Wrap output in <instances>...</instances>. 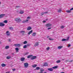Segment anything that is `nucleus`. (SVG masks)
Listing matches in <instances>:
<instances>
[{
	"label": "nucleus",
	"mask_w": 73,
	"mask_h": 73,
	"mask_svg": "<svg viewBox=\"0 0 73 73\" xmlns=\"http://www.w3.org/2000/svg\"><path fill=\"white\" fill-rule=\"evenodd\" d=\"M60 73H65L64 72H62Z\"/></svg>",
	"instance_id": "obj_53"
},
{
	"label": "nucleus",
	"mask_w": 73,
	"mask_h": 73,
	"mask_svg": "<svg viewBox=\"0 0 73 73\" xmlns=\"http://www.w3.org/2000/svg\"><path fill=\"white\" fill-rule=\"evenodd\" d=\"M43 23H46V21H43Z\"/></svg>",
	"instance_id": "obj_49"
},
{
	"label": "nucleus",
	"mask_w": 73,
	"mask_h": 73,
	"mask_svg": "<svg viewBox=\"0 0 73 73\" xmlns=\"http://www.w3.org/2000/svg\"><path fill=\"white\" fill-rule=\"evenodd\" d=\"M64 28V27L63 26H61L60 27V28H61L62 29H63V28Z\"/></svg>",
	"instance_id": "obj_36"
},
{
	"label": "nucleus",
	"mask_w": 73,
	"mask_h": 73,
	"mask_svg": "<svg viewBox=\"0 0 73 73\" xmlns=\"http://www.w3.org/2000/svg\"><path fill=\"white\" fill-rule=\"evenodd\" d=\"M44 71V70L43 69V68H41L40 69V72H43Z\"/></svg>",
	"instance_id": "obj_24"
},
{
	"label": "nucleus",
	"mask_w": 73,
	"mask_h": 73,
	"mask_svg": "<svg viewBox=\"0 0 73 73\" xmlns=\"http://www.w3.org/2000/svg\"><path fill=\"white\" fill-rule=\"evenodd\" d=\"M37 66V65L36 64H33L32 66V67L33 68H35V67H36Z\"/></svg>",
	"instance_id": "obj_23"
},
{
	"label": "nucleus",
	"mask_w": 73,
	"mask_h": 73,
	"mask_svg": "<svg viewBox=\"0 0 73 73\" xmlns=\"http://www.w3.org/2000/svg\"><path fill=\"white\" fill-rule=\"evenodd\" d=\"M73 60H70L69 61V62H73Z\"/></svg>",
	"instance_id": "obj_48"
},
{
	"label": "nucleus",
	"mask_w": 73,
	"mask_h": 73,
	"mask_svg": "<svg viewBox=\"0 0 73 73\" xmlns=\"http://www.w3.org/2000/svg\"><path fill=\"white\" fill-rule=\"evenodd\" d=\"M72 10H73V7L70 9V11H72Z\"/></svg>",
	"instance_id": "obj_47"
},
{
	"label": "nucleus",
	"mask_w": 73,
	"mask_h": 73,
	"mask_svg": "<svg viewBox=\"0 0 73 73\" xmlns=\"http://www.w3.org/2000/svg\"><path fill=\"white\" fill-rule=\"evenodd\" d=\"M70 46H71V45H70V44H68V48L70 47Z\"/></svg>",
	"instance_id": "obj_39"
},
{
	"label": "nucleus",
	"mask_w": 73,
	"mask_h": 73,
	"mask_svg": "<svg viewBox=\"0 0 73 73\" xmlns=\"http://www.w3.org/2000/svg\"><path fill=\"white\" fill-rule=\"evenodd\" d=\"M14 46H15L16 47H20V46H21V44H15L14 45Z\"/></svg>",
	"instance_id": "obj_6"
},
{
	"label": "nucleus",
	"mask_w": 73,
	"mask_h": 73,
	"mask_svg": "<svg viewBox=\"0 0 73 73\" xmlns=\"http://www.w3.org/2000/svg\"><path fill=\"white\" fill-rule=\"evenodd\" d=\"M49 40H53L54 39L53 38H49Z\"/></svg>",
	"instance_id": "obj_34"
},
{
	"label": "nucleus",
	"mask_w": 73,
	"mask_h": 73,
	"mask_svg": "<svg viewBox=\"0 0 73 73\" xmlns=\"http://www.w3.org/2000/svg\"><path fill=\"white\" fill-rule=\"evenodd\" d=\"M5 16V14H2L0 15V19H1V18H3Z\"/></svg>",
	"instance_id": "obj_8"
},
{
	"label": "nucleus",
	"mask_w": 73,
	"mask_h": 73,
	"mask_svg": "<svg viewBox=\"0 0 73 73\" xmlns=\"http://www.w3.org/2000/svg\"><path fill=\"white\" fill-rule=\"evenodd\" d=\"M37 57L36 56H32L31 58V60H35L36 59V58Z\"/></svg>",
	"instance_id": "obj_5"
},
{
	"label": "nucleus",
	"mask_w": 73,
	"mask_h": 73,
	"mask_svg": "<svg viewBox=\"0 0 73 73\" xmlns=\"http://www.w3.org/2000/svg\"><path fill=\"white\" fill-rule=\"evenodd\" d=\"M60 62H61V61H60V60H57L56 62L57 63H60Z\"/></svg>",
	"instance_id": "obj_29"
},
{
	"label": "nucleus",
	"mask_w": 73,
	"mask_h": 73,
	"mask_svg": "<svg viewBox=\"0 0 73 73\" xmlns=\"http://www.w3.org/2000/svg\"><path fill=\"white\" fill-rule=\"evenodd\" d=\"M49 36H48L47 37V38H49Z\"/></svg>",
	"instance_id": "obj_52"
},
{
	"label": "nucleus",
	"mask_w": 73,
	"mask_h": 73,
	"mask_svg": "<svg viewBox=\"0 0 73 73\" xmlns=\"http://www.w3.org/2000/svg\"><path fill=\"white\" fill-rule=\"evenodd\" d=\"M17 52H18V51H17Z\"/></svg>",
	"instance_id": "obj_61"
},
{
	"label": "nucleus",
	"mask_w": 73,
	"mask_h": 73,
	"mask_svg": "<svg viewBox=\"0 0 73 73\" xmlns=\"http://www.w3.org/2000/svg\"><path fill=\"white\" fill-rule=\"evenodd\" d=\"M1 41H0V44H1Z\"/></svg>",
	"instance_id": "obj_56"
},
{
	"label": "nucleus",
	"mask_w": 73,
	"mask_h": 73,
	"mask_svg": "<svg viewBox=\"0 0 73 73\" xmlns=\"http://www.w3.org/2000/svg\"><path fill=\"white\" fill-rule=\"evenodd\" d=\"M32 32H33V30H31V31H30L28 33V35H30V34H31L32 33Z\"/></svg>",
	"instance_id": "obj_13"
},
{
	"label": "nucleus",
	"mask_w": 73,
	"mask_h": 73,
	"mask_svg": "<svg viewBox=\"0 0 73 73\" xmlns=\"http://www.w3.org/2000/svg\"><path fill=\"white\" fill-rule=\"evenodd\" d=\"M62 48V46H59L58 47V48L60 49Z\"/></svg>",
	"instance_id": "obj_32"
},
{
	"label": "nucleus",
	"mask_w": 73,
	"mask_h": 73,
	"mask_svg": "<svg viewBox=\"0 0 73 73\" xmlns=\"http://www.w3.org/2000/svg\"><path fill=\"white\" fill-rule=\"evenodd\" d=\"M1 66L2 67H4L6 66V64H1Z\"/></svg>",
	"instance_id": "obj_17"
},
{
	"label": "nucleus",
	"mask_w": 73,
	"mask_h": 73,
	"mask_svg": "<svg viewBox=\"0 0 73 73\" xmlns=\"http://www.w3.org/2000/svg\"><path fill=\"white\" fill-rule=\"evenodd\" d=\"M9 29H13V28L12 27H9Z\"/></svg>",
	"instance_id": "obj_37"
},
{
	"label": "nucleus",
	"mask_w": 73,
	"mask_h": 73,
	"mask_svg": "<svg viewBox=\"0 0 73 73\" xmlns=\"http://www.w3.org/2000/svg\"><path fill=\"white\" fill-rule=\"evenodd\" d=\"M29 65V64H28V63H24V66L25 68H27L28 67V66Z\"/></svg>",
	"instance_id": "obj_2"
},
{
	"label": "nucleus",
	"mask_w": 73,
	"mask_h": 73,
	"mask_svg": "<svg viewBox=\"0 0 73 73\" xmlns=\"http://www.w3.org/2000/svg\"><path fill=\"white\" fill-rule=\"evenodd\" d=\"M25 32L24 31H20V33L23 35H24Z\"/></svg>",
	"instance_id": "obj_14"
},
{
	"label": "nucleus",
	"mask_w": 73,
	"mask_h": 73,
	"mask_svg": "<svg viewBox=\"0 0 73 73\" xmlns=\"http://www.w3.org/2000/svg\"><path fill=\"white\" fill-rule=\"evenodd\" d=\"M4 25H5V24L0 23V27H4Z\"/></svg>",
	"instance_id": "obj_9"
},
{
	"label": "nucleus",
	"mask_w": 73,
	"mask_h": 73,
	"mask_svg": "<svg viewBox=\"0 0 73 73\" xmlns=\"http://www.w3.org/2000/svg\"><path fill=\"white\" fill-rule=\"evenodd\" d=\"M43 72H39L38 73H43Z\"/></svg>",
	"instance_id": "obj_54"
},
{
	"label": "nucleus",
	"mask_w": 73,
	"mask_h": 73,
	"mask_svg": "<svg viewBox=\"0 0 73 73\" xmlns=\"http://www.w3.org/2000/svg\"><path fill=\"white\" fill-rule=\"evenodd\" d=\"M22 23H26V22H25V21H22Z\"/></svg>",
	"instance_id": "obj_43"
},
{
	"label": "nucleus",
	"mask_w": 73,
	"mask_h": 73,
	"mask_svg": "<svg viewBox=\"0 0 73 73\" xmlns=\"http://www.w3.org/2000/svg\"><path fill=\"white\" fill-rule=\"evenodd\" d=\"M29 53V52H27V53H25V54H28Z\"/></svg>",
	"instance_id": "obj_50"
},
{
	"label": "nucleus",
	"mask_w": 73,
	"mask_h": 73,
	"mask_svg": "<svg viewBox=\"0 0 73 73\" xmlns=\"http://www.w3.org/2000/svg\"><path fill=\"white\" fill-rule=\"evenodd\" d=\"M9 33V31H6V34L7 36H9V35H10V34L9 33Z\"/></svg>",
	"instance_id": "obj_12"
},
{
	"label": "nucleus",
	"mask_w": 73,
	"mask_h": 73,
	"mask_svg": "<svg viewBox=\"0 0 73 73\" xmlns=\"http://www.w3.org/2000/svg\"><path fill=\"white\" fill-rule=\"evenodd\" d=\"M9 46H7L5 47V48L6 49H8V48H9Z\"/></svg>",
	"instance_id": "obj_31"
},
{
	"label": "nucleus",
	"mask_w": 73,
	"mask_h": 73,
	"mask_svg": "<svg viewBox=\"0 0 73 73\" xmlns=\"http://www.w3.org/2000/svg\"><path fill=\"white\" fill-rule=\"evenodd\" d=\"M64 69V68H62V69Z\"/></svg>",
	"instance_id": "obj_60"
},
{
	"label": "nucleus",
	"mask_w": 73,
	"mask_h": 73,
	"mask_svg": "<svg viewBox=\"0 0 73 73\" xmlns=\"http://www.w3.org/2000/svg\"><path fill=\"white\" fill-rule=\"evenodd\" d=\"M20 7L19 6H16V8H20Z\"/></svg>",
	"instance_id": "obj_46"
},
{
	"label": "nucleus",
	"mask_w": 73,
	"mask_h": 73,
	"mask_svg": "<svg viewBox=\"0 0 73 73\" xmlns=\"http://www.w3.org/2000/svg\"><path fill=\"white\" fill-rule=\"evenodd\" d=\"M62 60H63V61H64V60H64V59H62Z\"/></svg>",
	"instance_id": "obj_55"
},
{
	"label": "nucleus",
	"mask_w": 73,
	"mask_h": 73,
	"mask_svg": "<svg viewBox=\"0 0 73 73\" xmlns=\"http://www.w3.org/2000/svg\"><path fill=\"white\" fill-rule=\"evenodd\" d=\"M12 54H13V55L14 54V53H12Z\"/></svg>",
	"instance_id": "obj_57"
},
{
	"label": "nucleus",
	"mask_w": 73,
	"mask_h": 73,
	"mask_svg": "<svg viewBox=\"0 0 73 73\" xmlns=\"http://www.w3.org/2000/svg\"><path fill=\"white\" fill-rule=\"evenodd\" d=\"M28 21H29L28 20H25V21L26 23H27V22H28Z\"/></svg>",
	"instance_id": "obj_44"
},
{
	"label": "nucleus",
	"mask_w": 73,
	"mask_h": 73,
	"mask_svg": "<svg viewBox=\"0 0 73 73\" xmlns=\"http://www.w3.org/2000/svg\"><path fill=\"white\" fill-rule=\"evenodd\" d=\"M32 56H33V55H30L28 56L27 57L28 58H31V57H32Z\"/></svg>",
	"instance_id": "obj_15"
},
{
	"label": "nucleus",
	"mask_w": 73,
	"mask_h": 73,
	"mask_svg": "<svg viewBox=\"0 0 73 73\" xmlns=\"http://www.w3.org/2000/svg\"><path fill=\"white\" fill-rule=\"evenodd\" d=\"M48 66V63H44L43 65L44 66Z\"/></svg>",
	"instance_id": "obj_22"
},
{
	"label": "nucleus",
	"mask_w": 73,
	"mask_h": 73,
	"mask_svg": "<svg viewBox=\"0 0 73 73\" xmlns=\"http://www.w3.org/2000/svg\"><path fill=\"white\" fill-rule=\"evenodd\" d=\"M48 70H49V71H53V69L52 68H48Z\"/></svg>",
	"instance_id": "obj_16"
},
{
	"label": "nucleus",
	"mask_w": 73,
	"mask_h": 73,
	"mask_svg": "<svg viewBox=\"0 0 73 73\" xmlns=\"http://www.w3.org/2000/svg\"><path fill=\"white\" fill-rule=\"evenodd\" d=\"M1 4V2H0V5Z\"/></svg>",
	"instance_id": "obj_59"
},
{
	"label": "nucleus",
	"mask_w": 73,
	"mask_h": 73,
	"mask_svg": "<svg viewBox=\"0 0 73 73\" xmlns=\"http://www.w3.org/2000/svg\"><path fill=\"white\" fill-rule=\"evenodd\" d=\"M50 49V48L49 47H48L47 48H46V49L47 50H49V49Z\"/></svg>",
	"instance_id": "obj_38"
},
{
	"label": "nucleus",
	"mask_w": 73,
	"mask_h": 73,
	"mask_svg": "<svg viewBox=\"0 0 73 73\" xmlns=\"http://www.w3.org/2000/svg\"><path fill=\"white\" fill-rule=\"evenodd\" d=\"M21 61H24L25 60V58L23 57L21 58Z\"/></svg>",
	"instance_id": "obj_11"
},
{
	"label": "nucleus",
	"mask_w": 73,
	"mask_h": 73,
	"mask_svg": "<svg viewBox=\"0 0 73 73\" xmlns=\"http://www.w3.org/2000/svg\"><path fill=\"white\" fill-rule=\"evenodd\" d=\"M36 33H33L32 35V36H36Z\"/></svg>",
	"instance_id": "obj_19"
},
{
	"label": "nucleus",
	"mask_w": 73,
	"mask_h": 73,
	"mask_svg": "<svg viewBox=\"0 0 73 73\" xmlns=\"http://www.w3.org/2000/svg\"><path fill=\"white\" fill-rule=\"evenodd\" d=\"M39 45V42H36L34 44V46H37Z\"/></svg>",
	"instance_id": "obj_7"
},
{
	"label": "nucleus",
	"mask_w": 73,
	"mask_h": 73,
	"mask_svg": "<svg viewBox=\"0 0 73 73\" xmlns=\"http://www.w3.org/2000/svg\"><path fill=\"white\" fill-rule=\"evenodd\" d=\"M15 49L16 50V51H19V48H15Z\"/></svg>",
	"instance_id": "obj_30"
},
{
	"label": "nucleus",
	"mask_w": 73,
	"mask_h": 73,
	"mask_svg": "<svg viewBox=\"0 0 73 73\" xmlns=\"http://www.w3.org/2000/svg\"><path fill=\"white\" fill-rule=\"evenodd\" d=\"M15 21H17V22H20L21 21V20L20 19V18L18 17L15 18Z\"/></svg>",
	"instance_id": "obj_1"
},
{
	"label": "nucleus",
	"mask_w": 73,
	"mask_h": 73,
	"mask_svg": "<svg viewBox=\"0 0 73 73\" xmlns=\"http://www.w3.org/2000/svg\"><path fill=\"white\" fill-rule=\"evenodd\" d=\"M57 66H55L54 67H53L52 68H53V69H57Z\"/></svg>",
	"instance_id": "obj_27"
},
{
	"label": "nucleus",
	"mask_w": 73,
	"mask_h": 73,
	"mask_svg": "<svg viewBox=\"0 0 73 73\" xmlns=\"http://www.w3.org/2000/svg\"><path fill=\"white\" fill-rule=\"evenodd\" d=\"M27 45H24L23 46V48H27Z\"/></svg>",
	"instance_id": "obj_35"
},
{
	"label": "nucleus",
	"mask_w": 73,
	"mask_h": 73,
	"mask_svg": "<svg viewBox=\"0 0 73 73\" xmlns=\"http://www.w3.org/2000/svg\"><path fill=\"white\" fill-rule=\"evenodd\" d=\"M11 58V56H8L6 57L7 59H10Z\"/></svg>",
	"instance_id": "obj_21"
},
{
	"label": "nucleus",
	"mask_w": 73,
	"mask_h": 73,
	"mask_svg": "<svg viewBox=\"0 0 73 73\" xmlns=\"http://www.w3.org/2000/svg\"><path fill=\"white\" fill-rule=\"evenodd\" d=\"M31 29H32V28H31V27L29 26L27 27V31H29L30 30H31Z\"/></svg>",
	"instance_id": "obj_10"
},
{
	"label": "nucleus",
	"mask_w": 73,
	"mask_h": 73,
	"mask_svg": "<svg viewBox=\"0 0 73 73\" xmlns=\"http://www.w3.org/2000/svg\"><path fill=\"white\" fill-rule=\"evenodd\" d=\"M66 12L67 13H70L71 12V11H70V10H66Z\"/></svg>",
	"instance_id": "obj_18"
},
{
	"label": "nucleus",
	"mask_w": 73,
	"mask_h": 73,
	"mask_svg": "<svg viewBox=\"0 0 73 73\" xmlns=\"http://www.w3.org/2000/svg\"><path fill=\"white\" fill-rule=\"evenodd\" d=\"M30 19V17H27V20H29Z\"/></svg>",
	"instance_id": "obj_42"
},
{
	"label": "nucleus",
	"mask_w": 73,
	"mask_h": 73,
	"mask_svg": "<svg viewBox=\"0 0 73 73\" xmlns=\"http://www.w3.org/2000/svg\"><path fill=\"white\" fill-rule=\"evenodd\" d=\"M40 69V67H36L35 69V70H39Z\"/></svg>",
	"instance_id": "obj_25"
},
{
	"label": "nucleus",
	"mask_w": 73,
	"mask_h": 73,
	"mask_svg": "<svg viewBox=\"0 0 73 73\" xmlns=\"http://www.w3.org/2000/svg\"><path fill=\"white\" fill-rule=\"evenodd\" d=\"M46 28H49L52 26V24L50 23H48L46 25Z\"/></svg>",
	"instance_id": "obj_3"
},
{
	"label": "nucleus",
	"mask_w": 73,
	"mask_h": 73,
	"mask_svg": "<svg viewBox=\"0 0 73 73\" xmlns=\"http://www.w3.org/2000/svg\"><path fill=\"white\" fill-rule=\"evenodd\" d=\"M58 12H61V10L59 9V10H58Z\"/></svg>",
	"instance_id": "obj_40"
},
{
	"label": "nucleus",
	"mask_w": 73,
	"mask_h": 73,
	"mask_svg": "<svg viewBox=\"0 0 73 73\" xmlns=\"http://www.w3.org/2000/svg\"><path fill=\"white\" fill-rule=\"evenodd\" d=\"M23 44H27V41H25L24 42H23Z\"/></svg>",
	"instance_id": "obj_28"
},
{
	"label": "nucleus",
	"mask_w": 73,
	"mask_h": 73,
	"mask_svg": "<svg viewBox=\"0 0 73 73\" xmlns=\"http://www.w3.org/2000/svg\"><path fill=\"white\" fill-rule=\"evenodd\" d=\"M52 29V28L51 27H50V28H48L47 29H48V30H49V29Z\"/></svg>",
	"instance_id": "obj_45"
},
{
	"label": "nucleus",
	"mask_w": 73,
	"mask_h": 73,
	"mask_svg": "<svg viewBox=\"0 0 73 73\" xmlns=\"http://www.w3.org/2000/svg\"><path fill=\"white\" fill-rule=\"evenodd\" d=\"M69 39V36H68L67 38V39H62V41H68Z\"/></svg>",
	"instance_id": "obj_4"
},
{
	"label": "nucleus",
	"mask_w": 73,
	"mask_h": 73,
	"mask_svg": "<svg viewBox=\"0 0 73 73\" xmlns=\"http://www.w3.org/2000/svg\"><path fill=\"white\" fill-rule=\"evenodd\" d=\"M24 13V11H21L20 12V14H23V13Z\"/></svg>",
	"instance_id": "obj_33"
},
{
	"label": "nucleus",
	"mask_w": 73,
	"mask_h": 73,
	"mask_svg": "<svg viewBox=\"0 0 73 73\" xmlns=\"http://www.w3.org/2000/svg\"><path fill=\"white\" fill-rule=\"evenodd\" d=\"M9 41V42H10V41H11V39H9V40H8Z\"/></svg>",
	"instance_id": "obj_51"
},
{
	"label": "nucleus",
	"mask_w": 73,
	"mask_h": 73,
	"mask_svg": "<svg viewBox=\"0 0 73 73\" xmlns=\"http://www.w3.org/2000/svg\"><path fill=\"white\" fill-rule=\"evenodd\" d=\"M12 70H13V71H15V70H16V69H15V68H13L12 69Z\"/></svg>",
	"instance_id": "obj_41"
},
{
	"label": "nucleus",
	"mask_w": 73,
	"mask_h": 73,
	"mask_svg": "<svg viewBox=\"0 0 73 73\" xmlns=\"http://www.w3.org/2000/svg\"><path fill=\"white\" fill-rule=\"evenodd\" d=\"M48 13V12H46L44 13H41V16H42L43 15H44V13L46 14V13Z\"/></svg>",
	"instance_id": "obj_20"
},
{
	"label": "nucleus",
	"mask_w": 73,
	"mask_h": 73,
	"mask_svg": "<svg viewBox=\"0 0 73 73\" xmlns=\"http://www.w3.org/2000/svg\"><path fill=\"white\" fill-rule=\"evenodd\" d=\"M3 23H8V21L7 20H5L3 21Z\"/></svg>",
	"instance_id": "obj_26"
},
{
	"label": "nucleus",
	"mask_w": 73,
	"mask_h": 73,
	"mask_svg": "<svg viewBox=\"0 0 73 73\" xmlns=\"http://www.w3.org/2000/svg\"><path fill=\"white\" fill-rule=\"evenodd\" d=\"M44 73H47L46 72H44Z\"/></svg>",
	"instance_id": "obj_58"
}]
</instances>
